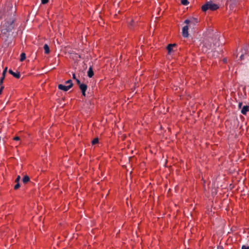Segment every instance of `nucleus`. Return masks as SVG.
<instances>
[{"instance_id":"nucleus-3","label":"nucleus","mask_w":249,"mask_h":249,"mask_svg":"<svg viewBox=\"0 0 249 249\" xmlns=\"http://www.w3.org/2000/svg\"><path fill=\"white\" fill-rule=\"evenodd\" d=\"M219 46V43L218 41H216L215 43H213V45L212 46L211 44L209 43V42L206 41L204 43L203 45L204 48L203 49V51H207L208 49H210L211 48H213V50H215L216 48L214 47L215 46Z\"/></svg>"},{"instance_id":"nucleus-13","label":"nucleus","mask_w":249,"mask_h":249,"mask_svg":"<svg viewBox=\"0 0 249 249\" xmlns=\"http://www.w3.org/2000/svg\"><path fill=\"white\" fill-rule=\"evenodd\" d=\"M30 180V178L29 177V176H24L23 179H22V181L24 183H27L28 182H29Z\"/></svg>"},{"instance_id":"nucleus-30","label":"nucleus","mask_w":249,"mask_h":249,"mask_svg":"<svg viewBox=\"0 0 249 249\" xmlns=\"http://www.w3.org/2000/svg\"><path fill=\"white\" fill-rule=\"evenodd\" d=\"M242 103H239L238 104V107H239V108H241V106H242Z\"/></svg>"},{"instance_id":"nucleus-8","label":"nucleus","mask_w":249,"mask_h":249,"mask_svg":"<svg viewBox=\"0 0 249 249\" xmlns=\"http://www.w3.org/2000/svg\"><path fill=\"white\" fill-rule=\"evenodd\" d=\"M241 111L243 114L246 115L247 114V112L249 111V106H243Z\"/></svg>"},{"instance_id":"nucleus-2","label":"nucleus","mask_w":249,"mask_h":249,"mask_svg":"<svg viewBox=\"0 0 249 249\" xmlns=\"http://www.w3.org/2000/svg\"><path fill=\"white\" fill-rule=\"evenodd\" d=\"M198 22L197 18H192L190 19H186L184 23L187 24L190 28L194 29L195 25Z\"/></svg>"},{"instance_id":"nucleus-6","label":"nucleus","mask_w":249,"mask_h":249,"mask_svg":"<svg viewBox=\"0 0 249 249\" xmlns=\"http://www.w3.org/2000/svg\"><path fill=\"white\" fill-rule=\"evenodd\" d=\"M189 26L186 24V25H185V26H184L182 28V36L184 37H187L188 36V29H189Z\"/></svg>"},{"instance_id":"nucleus-26","label":"nucleus","mask_w":249,"mask_h":249,"mask_svg":"<svg viewBox=\"0 0 249 249\" xmlns=\"http://www.w3.org/2000/svg\"><path fill=\"white\" fill-rule=\"evenodd\" d=\"M248 47L247 46H246V47H245L244 48V53H246L247 51L248 50Z\"/></svg>"},{"instance_id":"nucleus-24","label":"nucleus","mask_w":249,"mask_h":249,"mask_svg":"<svg viewBox=\"0 0 249 249\" xmlns=\"http://www.w3.org/2000/svg\"><path fill=\"white\" fill-rule=\"evenodd\" d=\"M13 140L15 141H18L20 140V138L18 136H16L13 138Z\"/></svg>"},{"instance_id":"nucleus-15","label":"nucleus","mask_w":249,"mask_h":249,"mask_svg":"<svg viewBox=\"0 0 249 249\" xmlns=\"http://www.w3.org/2000/svg\"><path fill=\"white\" fill-rule=\"evenodd\" d=\"M98 142H99L98 138H96L94 139L92 141V144L93 145L97 143Z\"/></svg>"},{"instance_id":"nucleus-20","label":"nucleus","mask_w":249,"mask_h":249,"mask_svg":"<svg viewBox=\"0 0 249 249\" xmlns=\"http://www.w3.org/2000/svg\"><path fill=\"white\" fill-rule=\"evenodd\" d=\"M7 68L6 67L4 70H3V72H2V75L4 76H5V74L6 73V72H7Z\"/></svg>"},{"instance_id":"nucleus-18","label":"nucleus","mask_w":249,"mask_h":249,"mask_svg":"<svg viewBox=\"0 0 249 249\" xmlns=\"http://www.w3.org/2000/svg\"><path fill=\"white\" fill-rule=\"evenodd\" d=\"M20 187V184L19 182L17 183V184L14 186V189L17 190Z\"/></svg>"},{"instance_id":"nucleus-32","label":"nucleus","mask_w":249,"mask_h":249,"mask_svg":"<svg viewBox=\"0 0 249 249\" xmlns=\"http://www.w3.org/2000/svg\"><path fill=\"white\" fill-rule=\"evenodd\" d=\"M133 21L132 20L131 22L130 23V26H133Z\"/></svg>"},{"instance_id":"nucleus-12","label":"nucleus","mask_w":249,"mask_h":249,"mask_svg":"<svg viewBox=\"0 0 249 249\" xmlns=\"http://www.w3.org/2000/svg\"><path fill=\"white\" fill-rule=\"evenodd\" d=\"M44 49L45 51V53L46 54H48L50 53V48L49 46L47 44H45L44 46Z\"/></svg>"},{"instance_id":"nucleus-17","label":"nucleus","mask_w":249,"mask_h":249,"mask_svg":"<svg viewBox=\"0 0 249 249\" xmlns=\"http://www.w3.org/2000/svg\"><path fill=\"white\" fill-rule=\"evenodd\" d=\"M65 83L66 84H69V85H72V86H73V84L72 83V81L70 79V80H68V81H67Z\"/></svg>"},{"instance_id":"nucleus-1","label":"nucleus","mask_w":249,"mask_h":249,"mask_svg":"<svg viewBox=\"0 0 249 249\" xmlns=\"http://www.w3.org/2000/svg\"><path fill=\"white\" fill-rule=\"evenodd\" d=\"M219 6L212 1H210L207 2L205 4L203 5L201 7L202 11L206 12L208 10L211 11H214L219 8Z\"/></svg>"},{"instance_id":"nucleus-19","label":"nucleus","mask_w":249,"mask_h":249,"mask_svg":"<svg viewBox=\"0 0 249 249\" xmlns=\"http://www.w3.org/2000/svg\"><path fill=\"white\" fill-rule=\"evenodd\" d=\"M4 78H5V76H4L3 75L1 77V78L0 79V85H2L3 81L4 79Z\"/></svg>"},{"instance_id":"nucleus-5","label":"nucleus","mask_w":249,"mask_h":249,"mask_svg":"<svg viewBox=\"0 0 249 249\" xmlns=\"http://www.w3.org/2000/svg\"><path fill=\"white\" fill-rule=\"evenodd\" d=\"M71 87H72V85H69L68 86H65V85H63L62 84H59L58 86V88L59 89L65 91H68Z\"/></svg>"},{"instance_id":"nucleus-27","label":"nucleus","mask_w":249,"mask_h":249,"mask_svg":"<svg viewBox=\"0 0 249 249\" xmlns=\"http://www.w3.org/2000/svg\"><path fill=\"white\" fill-rule=\"evenodd\" d=\"M0 86H1L0 89V94H1L2 92V89L4 88V87L2 85H0Z\"/></svg>"},{"instance_id":"nucleus-14","label":"nucleus","mask_w":249,"mask_h":249,"mask_svg":"<svg viewBox=\"0 0 249 249\" xmlns=\"http://www.w3.org/2000/svg\"><path fill=\"white\" fill-rule=\"evenodd\" d=\"M26 59V54L24 53H22L20 54V61L22 62Z\"/></svg>"},{"instance_id":"nucleus-21","label":"nucleus","mask_w":249,"mask_h":249,"mask_svg":"<svg viewBox=\"0 0 249 249\" xmlns=\"http://www.w3.org/2000/svg\"><path fill=\"white\" fill-rule=\"evenodd\" d=\"M20 179V177L19 176H18V177H17V178L15 180V182L16 183L19 182Z\"/></svg>"},{"instance_id":"nucleus-10","label":"nucleus","mask_w":249,"mask_h":249,"mask_svg":"<svg viewBox=\"0 0 249 249\" xmlns=\"http://www.w3.org/2000/svg\"><path fill=\"white\" fill-rule=\"evenodd\" d=\"M94 75V72H93V70H92V68L91 66H90L89 69V70L88 71V76L89 77V78H91Z\"/></svg>"},{"instance_id":"nucleus-4","label":"nucleus","mask_w":249,"mask_h":249,"mask_svg":"<svg viewBox=\"0 0 249 249\" xmlns=\"http://www.w3.org/2000/svg\"><path fill=\"white\" fill-rule=\"evenodd\" d=\"M5 26L7 32L12 31L15 26L14 20L10 19L9 21H7L5 23Z\"/></svg>"},{"instance_id":"nucleus-9","label":"nucleus","mask_w":249,"mask_h":249,"mask_svg":"<svg viewBox=\"0 0 249 249\" xmlns=\"http://www.w3.org/2000/svg\"><path fill=\"white\" fill-rule=\"evenodd\" d=\"M9 73H10L13 76H14L15 77H16L17 78H19L20 76V74L19 72L16 73V72H14L12 70H9Z\"/></svg>"},{"instance_id":"nucleus-29","label":"nucleus","mask_w":249,"mask_h":249,"mask_svg":"<svg viewBox=\"0 0 249 249\" xmlns=\"http://www.w3.org/2000/svg\"><path fill=\"white\" fill-rule=\"evenodd\" d=\"M243 57H244V54H243V53H242V54L241 55L240 57V58L241 60L243 59Z\"/></svg>"},{"instance_id":"nucleus-7","label":"nucleus","mask_w":249,"mask_h":249,"mask_svg":"<svg viewBox=\"0 0 249 249\" xmlns=\"http://www.w3.org/2000/svg\"><path fill=\"white\" fill-rule=\"evenodd\" d=\"M79 87L80 89H81L82 95L83 96L86 95V91L87 89V86L86 84H82V85H80Z\"/></svg>"},{"instance_id":"nucleus-28","label":"nucleus","mask_w":249,"mask_h":249,"mask_svg":"<svg viewBox=\"0 0 249 249\" xmlns=\"http://www.w3.org/2000/svg\"><path fill=\"white\" fill-rule=\"evenodd\" d=\"M72 78H73V79H75H75H77V78H76V75H75V73H73V74H72Z\"/></svg>"},{"instance_id":"nucleus-31","label":"nucleus","mask_w":249,"mask_h":249,"mask_svg":"<svg viewBox=\"0 0 249 249\" xmlns=\"http://www.w3.org/2000/svg\"><path fill=\"white\" fill-rule=\"evenodd\" d=\"M223 62L224 63H226L227 62V59L226 58H224L223 60Z\"/></svg>"},{"instance_id":"nucleus-23","label":"nucleus","mask_w":249,"mask_h":249,"mask_svg":"<svg viewBox=\"0 0 249 249\" xmlns=\"http://www.w3.org/2000/svg\"><path fill=\"white\" fill-rule=\"evenodd\" d=\"M49 0H41V3L43 4H46L48 2Z\"/></svg>"},{"instance_id":"nucleus-25","label":"nucleus","mask_w":249,"mask_h":249,"mask_svg":"<svg viewBox=\"0 0 249 249\" xmlns=\"http://www.w3.org/2000/svg\"><path fill=\"white\" fill-rule=\"evenodd\" d=\"M241 249H249V246H246L245 245H243L242 246Z\"/></svg>"},{"instance_id":"nucleus-11","label":"nucleus","mask_w":249,"mask_h":249,"mask_svg":"<svg viewBox=\"0 0 249 249\" xmlns=\"http://www.w3.org/2000/svg\"><path fill=\"white\" fill-rule=\"evenodd\" d=\"M175 46H176L175 44H170L168 45V46L167 47V49L169 53L172 52L173 47Z\"/></svg>"},{"instance_id":"nucleus-16","label":"nucleus","mask_w":249,"mask_h":249,"mask_svg":"<svg viewBox=\"0 0 249 249\" xmlns=\"http://www.w3.org/2000/svg\"><path fill=\"white\" fill-rule=\"evenodd\" d=\"M181 2L184 5H187L189 4V1L187 0H181Z\"/></svg>"},{"instance_id":"nucleus-22","label":"nucleus","mask_w":249,"mask_h":249,"mask_svg":"<svg viewBox=\"0 0 249 249\" xmlns=\"http://www.w3.org/2000/svg\"><path fill=\"white\" fill-rule=\"evenodd\" d=\"M75 80L76 81V83L77 85H78L79 86H80V85H82V84L81 83L80 81L78 79H75Z\"/></svg>"}]
</instances>
